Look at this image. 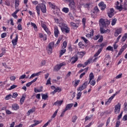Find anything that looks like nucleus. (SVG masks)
<instances>
[{
	"mask_svg": "<svg viewBox=\"0 0 127 127\" xmlns=\"http://www.w3.org/2000/svg\"><path fill=\"white\" fill-rule=\"evenodd\" d=\"M117 19H116V18L113 19L112 20V23H111V25H112L113 26H114V25H115L117 23Z\"/></svg>",
	"mask_w": 127,
	"mask_h": 127,
	"instance_id": "nucleus-44",
	"label": "nucleus"
},
{
	"mask_svg": "<svg viewBox=\"0 0 127 127\" xmlns=\"http://www.w3.org/2000/svg\"><path fill=\"white\" fill-rule=\"evenodd\" d=\"M67 42L64 41L63 43V45L62 46V49H65V48H66V47H67Z\"/></svg>",
	"mask_w": 127,
	"mask_h": 127,
	"instance_id": "nucleus-33",
	"label": "nucleus"
},
{
	"mask_svg": "<svg viewBox=\"0 0 127 127\" xmlns=\"http://www.w3.org/2000/svg\"><path fill=\"white\" fill-rule=\"evenodd\" d=\"M127 48V44H125L121 49L122 51H125L126 49Z\"/></svg>",
	"mask_w": 127,
	"mask_h": 127,
	"instance_id": "nucleus-54",
	"label": "nucleus"
},
{
	"mask_svg": "<svg viewBox=\"0 0 127 127\" xmlns=\"http://www.w3.org/2000/svg\"><path fill=\"white\" fill-rule=\"evenodd\" d=\"M76 5L78 9H81V7H82V5H84V1L83 0H74Z\"/></svg>",
	"mask_w": 127,
	"mask_h": 127,
	"instance_id": "nucleus-6",
	"label": "nucleus"
},
{
	"mask_svg": "<svg viewBox=\"0 0 127 127\" xmlns=\"http://www.w3.org/2000/svg\"><path fill=\"white\" fill-rule=\"evenodd\" d=\"M19 109V106L16 103L12 105V110L13 111H17Z\"/></svg>",
	"mask_w": 127,
	"mask_h": 127,
	"instance_id": "nucleus-19",
	"label": "nucleus"
},
{
	"mask_svg": "<svg viewBox=\"0 0 127 127\" xmlns=\"http://www.w3.org/2000/svg\"><path fill=\"white\" fill-rule=\"evenodd\" d=\"M35 111H36V108L34 106L31 109L28 110L27 113V116H30V114L35 113Z\"/></svg>",
	"mask_w": 127,
	"mask_h": 127,
	"instance_id": "nucleus-14",
	"label": "nucleus"
},
{
	"mask_svg": "<svg viewBox=\"0 0 127 127\" xmlns=\"http://www.w3.org/2000/svg\"><path fill=\"white\" fill-rule=\"evenodd\" d=\"M101 52H102V49H99L97 53L94 55V57H97L101 54Z\"/></svg>",
	"mask_w": 127,
	"mask_h": 127,
	"instance_id": "nucleus-34",
	"label": "nucleus"
},
{
	"mask_svg": "<svg viewBox=\"0 0 127 127\" xmlns=\"http://www.w3.org/2000/svg\"><path fill=\"white\" fill-rule=\"evenodd\" d=\"M127 39V32L125 33L124 35L122 36L121 41V43H124L126 40Z\"/></svg>",
	"mask_w": 127,
	"mask_h": 127,
	"instance_id": "nucleus-18",
	"label": "nucleus"
},
{
	"mask_svg": "<svg viewBox=\"0 0 127 127\" xmlns=\"http://www.w3.org/2000/svg\"><path fill=\"white\" fill-rule=\"evenodd\" d=\"M20 1L19 0H15V9H17L18 6H19V2Z\"/></svg>",
	"mask_w": 127,
	"mask_h": 127,
	"instance_id": "nucleus-27",
	"label": "nucleus"
},
{
	"mask_svg": "<svg viewBox=\"0 0 127 127\" xmlns=\"http://www.w3.org/2000/svg\"><path fill=\"white\" fill-rule=\"evenodd\" d=\"M106 28H107L106 26L100 27V30L101 34H104V33H110L111 30H110V29H106Z\"/></svg>",
	"mask_w": 127,
	"mask_h": 127,
	"instance_id": "nucleus-5",
	"label": "nucleus"
},
{
	"mask_svg": "<svg viewBox=\"0 0 127 127\" xmlns=\"http://www.w3.org/2000/svg\"><path fill=\"white\" fill-rule=\"evenodd\" d=\"M26 97V95L23 94L20 100V105H23V103H24V101H25V98Z\"/></svg>",
	"mask_w": 127,
	"mask_h": 127,
	"instance_id": "nucleus-25",
	"label": "nucleus"
},
{
	"mask_svg": "<svg viewBox=\"0 0 127 127\" xmlns=\"http://www.w3.org/2000/svg\"><path fill=\"white\" fill-rule=\"evenodd\" d=\"M85 54L86 52H80L78 53V55H79V57H80L81 58H82V57H83Z\"/></svg>",
	"mask_w": 127,
	"mask_h": 127,
	"instance_id": "nucleus-41",
	"label": "nucleus"
},
{
	"mask_svg": "<svg viewBox=\"0 0 127 127\" xmlns=\"http://www.w3.org/2000/svg\"><path fill=\"white\" fill-rule=\"evenodd\" d=\"M47 47L52 49L54 47V42L50 43Z\"/></svg>",
	"mask_w": 127,
	"mask_h": 127,
	"instance_id": "nucleus-35",
	"label": "nucleus"
},
{
	"mask_svg": "<svg viewBox=\"0 0 127 127\" xmlns=\"http://www.w3.org/2000/svg\"><path fill=\"white\" fill-rule=\"evenodd\" d=\"M73 106H74V104L73 103L67 104L65 108L64 109V112H67L68 110H71V108L73 107Z\"/></svg>",
	"mask_w": 127,
	"mask_h": 127,
	"instance_id": "nucleus-17",
	"label": "nucleus"
},
{
	"mask_svg": "<svg viewBox=\"0 0 127 127\" xmlns=\"http://www.w3.org/2000/svg\"><path fill=\"white\" fill-rule=\"evenodd\" d=\"M54 35L56 38H58V36L60 34V31H59V29L58 28L57 26H54Z\"/></svg>",
	"mask_w": 127,
	"mask_h": 127,
	"instance_id": "nucleus-9",
	"label": "nucleus"
},
{
	"mask_svg": "<svg viewBox=\"0 0 127 127\" xmlns=\"http://www.w3.org/2000/svg\"><path fill=\"white\" fill-rule=\"evenodd\" d=\"M70 26L72 28H77L79 27V24L77 23H74L73 22H70Z\"/></svg>",
	"mask_w": 127,
	"mask_h": 127,
	"instance_id": "nucleus-23",
	"label": "nucleus"
},
{
	"mask_svg": "<svg viewBox=\"0 0 127 127\" xmlns=\"http://www.w3.org/2000/svg\"><path fill=\"white\" fill-rule=\"evenodd\" d=\"M62 11L64 12V13H68V12H69V8L67 7H64L62 9Z\"/></svg>",
	"mask_w": 127,
	"mask_h": 127,
	"instance_id": "nucleus-36",
	"label": "nucleus"
},
{
	"mask_svg": "<svg viewBox=\"0 0 127 127\" xmlns=\"http://www.w3.org/2000/svg\"><path fill=\"white\" fill-rule=\"evenodd\" d=\"M31 25H32V26L33 27V28L35 29L36 31V30H37V26H36V24H35V23L31 22Z\"/></svg>",
	"mask_w": 127,
	"mask_h": 127,
	"instance_id": "nucleus-48",
	"label": "nucleus"
},
{
	"mask_svg": "<svg viewBox=\"0 0 127 127\" xmlns=\"http://www.w3.org/2000/svg\"><path fill=\"white\" fill-rule=\"evenodd\" d=\"M81 39L83 40V41L85 42V43H89V41L85 38L84 37H81Z\"/></svg>",
	"mask_w": 127,
	"mask_h": 127,
	"instance_id": "nucleus-60",
	"label": "nucleus"
},
{
	"mask_svg": "<svg viewBox=\"0 0 127 127\" xmlns=\"http://www.w3.org/2000/svg\"><path fill=\"white\" fill-rule=\"evenodd\" d=\"M77 119H78V117H77V116H73L72 118V123H75L76 121H77Z\"/></svg>",
	"mask_w": 127,
	"mask_h": 127,
	"instance_id": "nucleus-45",
	"label": "nucleus"
},
{
	"mask_svg": "<svg viewBox=\"0 0 127 127\" xmlns=\"http://www.w3.org/2000/svg\"><path fill=\"white\" fill-rule=\"evenodd\" d=\"M80 80L75 79L74 80V87H77L79 85V83H80Z\"/></svg>",
	"mask_w": 127,
	"mask_h": 127,
	"instance_id": "nucleus-37",
	"label": "nucleus"
},
{
	"mask_svg": "<svg viewBox=\"0 0 127 127\" xmlns=\"http://www.w3.org/2000/svg\"><path fill=\"white\" fill-rule=\"evenodd\" d=\"M46 85L48 86V85H51V78H49L48 80L47 81V83H46Z\"/></svg>",
	"mask_w": 127,
	"mask_h": 127,
	"instance_id": "nucleus-55",
	"label": "nucleus"
},
{
	"mask_svg": "<svg viewBox=\"0 0 127 127\" xmlns=\"http://www.w3.org/2000/svg\"><path fill=\"white\" fill-rule=\"evenodd\" d=\"M41 26H42V28H43L44 30H45V31H46V32L48 34H50V31H49V29H48V28H47V26H46V25L45 24L44 22H42L41 23Z\"/></svg>",
	"mask_w": 127,
	"mask_h": 127,
	"instance_id": "nucleus-11",
	"label": "nucleus"
},
{
	"mask_svg": "<svg viewBox=\"0 0 127 127\" xmlns=\"http://www.w3.org/2000/svg\"><path fill=\"white\" fill-rule=\"evenodd\" d=\"M47 51L48 54H50V55L52 54V51H53L52 49L47 47Z\"/></svg>",
	"mask_w": 127,
	"mask_h": 127,
	"instance_id": "nucleus-42",
	"label": "nucleus"
},
{
	"mask_svg": "<svg viewBox=\"0 0 127 127\" xmlns=\"http://www.w3.org/2000/svg\"><path fill=\"white\" fill-rule=\"evenodd\" d=\"M49 4L50 6H51V7H52V8H53V9H54V10L57 7V6L55 5V4H53V3H51V2H49Z\"/></svg>",
	"mask_w": 127,
	"mask_h": 127,
	"instance_id": "nucleus-32",
	"label": "nucleus"
},
{
	"mask_svg": "<svg viewBox=\"0 0 127 127\" xmlns=\"http://www.w3.org/2000/svg\"><path fill=\"white\" fill-rule=\"evenodd\" d=\"M18 30H22V26H21V24H19L17 26Z\"/></svg>",
	"mask_w": 127,
	"mask_h": 127,
	"instance_id": "nucleus-61",
	"label": "nucleus"
},
{
	"mask_svg": "<svg viewBox=\"0 0 127 127\" xmlns=\"http://www.w3.org/2000/svg\"><path fill=\"white\" fill-rule=\"evenodd\" d=\"M115 98L114 96H112L111 97L109 98V99L105 102V105L107 106L108 105H110L111 103H112V101Z\"/></svg>",
	"mask_w": 127,
	"mask_h": 127,
	"instance_id": "nucleus-24",
	"label": "nucleus"
},
{
	"mask_svg": "<svg viewBox=\"0 0 127 127\" xmlns=\"http://www.w3.org/2000/svg\"><path fill=\"white\" fill-rule=\"evenodd\" d=\"M12 97V95H11V94H8V95H6L5 97V100L6 101H8V100H9L10 99H11Z\"/></svg>",
	"mask_w": 127,
	"mask_h": 127,
	"instance_id": "nucleus-39",
	"label": "nucleus"
},
{
	"mask_svg": "<svg viewBox=\"0 0 127 127\" xmlns=\"http://www.w3.org/2000/svg\"><path fill=\"white\" fill-rule=\"evenodd\" d=\"M106 50H108V51H112V52H113L114 48L111 46H109L106 48Z\"/></svg>",
	"mask_w": 127,
	"mask_h": 127,
	"instance_id": "nucleus-40",
	"label": "nucleus"
},
{
	"mask_svg": "<svg viewBox=\"0 0 127 127\" xmlns=\"http://www.w3.org/2000/svg\"><path fill=\"white\" fill-rule=\"evenodd\" d=\"M90 5H91V4L90 3H85L84 4H83L84 7H85V8H87L88 9L90 8Z\"/></svg>",
	"mask_w": 127,
	"mask_h": 127,
	"instance_id": "nucleus-47",
	"label": "nucleus"
},
{
	"mask_svg": "<svg viewBox=\"0 0 127 127\" xmlns=\"http://www.w3.org/2000/svg\"><path fill=\"white\" fill-rule=\"evenodd\" d=\"M62 104H63V100H61V101H57V102H56L54 103V105L55 106H60Z\"/></svg>",
	"mask_w": 127,
	"mask_h": 127,
	"instance_id": "nucleus-30",
	"label": "nucleus"
},
{
	"mask_svg": "<svg viewBox=\"0 0 127 127\" xmlns=\"http://www.w3.org/2000/svg\"><path fill=\"white\" fill-rule=\"evenodd\" d=\"M17 41H18V36L16 34L15 38L12 40L11 41L13 46H15L17 44Z\"/></svg>",
	"mask_w": 127,
	"mask_h": 127,
	"instance_id": "nucleus-15",
	"label": "nucleus"
},
{
	"mask_svg": "<svg viewBox=\"0 0 127 127\" xmlns=\"http://www.w3.org/2000/svg\"><path fill=\"white\" fill-rule=\"evenodd\" d=\"M69 6H70V7H73L75 6V1H74V0H71V1H69Z\"/></svg>",
	"mask_w": 127,
	"mask_h": 127,
	"instance_id": "nucleus-29",
	"label": "nucleus"
},
{
	"mask_svg": "<svg viewBox=\"0 0 127 127\" xmlns=\"http://www.w3.org/2000/svg\"><path fill=\"white\" fill-rule=\"evenodd\" d=\"M107 14L109 17L112 18V17L114 16V14H115V10L114 9V8H110L108 11Z\"/></svg>",
	"mask_w": 127,
	"mask_h": 127,
	"instance_id": "nucleus-10",
	"label": "nucleus"
},
{
	"mask_svg": "<svg viewBox=\"0 0 127 127\" xmlns=\"http://www.w3.org/2000/svg\"><path fill=\"white\" fill-rule=\"evenodd\" d=\"M77 90L78 91H80L81 92V91H83V90H85V88H84V87L81 85L79 86L78 88H77Z\"/></svg>",
	"mask_w": 127,
	"mask_h": 127,
	"instance_id": "nucleus-56",
	"label": "nucleus"
},
{
	"mask_svg": "<svg viewBox=\"0 0 127 127\" xmlns=\"http://www.w3.org/2000/svg\"><path fill=\"white\" fill-rule=\"evenodd\" d=\"M81 96H82V92L81 91L78 92L76 94V100H79Z\"/></svg>",
	"mask_w": 127,
	"mask_h": 127,
	"instance_id": "nucleus-31",
	"label": "nucleus"
},
{
	"mask_svg": "<svg viewBox=\"0 0 127 127\" xmlns=\"http://www.w3.org/2000/svg\"><path fill=\"white\" fill-rule=\"evenodd\" d=\"M66 65V63L63 62L62 63H60L59 64H57L54 68V71H59L60 69H61V67H63V66Z\"/></svg>",
	"mask_w": 127,
	"mask_h": 127,
	"instance_id": "nucleus-4",
	"label": "nucleus"
},
{
	"mask_svg": "<svg viewBox=\"0 0 127 127\" xmlns=\"http://www.w3.org/2000/svg\"><path fill=\"white\" fill-rule=\"evenodd\" d=\"M54 90H55V92H56V93H57V92L60 93V92H61V91H62V89L60 87H57Z\"/></svg>",
	"mask_w": 127,
	"mask_h": 127,
	"instance_id": "nucleus-46",
	"label": "nucleus"
},
{
	"mask_svg": "<svg viewBox=\"0 0 127 127\" xmlns=\"http://www.w3.org/2000/svg\"><path fill=\"white\" fill-rule=\"evenodd\" d=\"M55 21L57 24H59V26H64L65 24H64V20L62 18H60L59 19L56 18H55Z\"/></svg>",
	"mask_w": 127,
	"mask_h": 127,
	"instance_id": "nucleus-3",
	"label": "nucleus"
},
{
	"mask_svg": "<svg viewBox=\"0 0 127 127\" xmlns=\"http://www.w3.org/2000/svg\"><path fill=\"white\" fill-rule=\"evenodd\" d=\"M42 98L43 100H47V98H48V95L46 94H42Z\"/></svg>",
	"mask_w": 127,
	"mask_h": 127,
	"instance_id": "nucleus-52",
	"label": "nucleus"
},
{
	"mask_svg": "<svg viewBox=\"0 0 127 127\" xmlns=\"http://www.w3.org/2000/svg\"><path fill=\"white\" fill-rule=\"evenodd\" d=\"M78 61V58L77 57H72L70 58V62H71V64H74Z\"/></svg>",
	"mask_w": 127,
	"mask_h": 127,
	"instance_id": "nucleus-21",
	"label": "nucleus"
},
{
	"mask_svg": "<svg viewBox=\"0 0 127 127\" xmlns=\"http://www.w3.org/2000/svg\"><path fill=\"white\" fill-rule=\"evenodd\" d=\"M106 20L103 18H101L99 20V24L102 26H106Z\"/></svg>",
	"mask_w": 127,
	"mask_h": 127,
	"instance_id": "nucleus-20",
	"label": "nucleus"
},
{
	"mask_svg": "<svg viewBox=\"0 0 127 127\" xmlns=\"http://www.w3.org/2000/svg\"><path fill=\"white\" fill-rule=\"evenodd\" d=\"M2 52L0 54V57H2V56H3V55H4L5 54V49H2Z\"/></svg>",
	"mask_w": 127,
	"mask_h": 127,
	"instance_id": "nucleus-58",
	"label": "nucleus"
},
{
	"mask_svg": "<svg viewBox=\"0 0 127 127\" xmlns=\"http://www.w3.org/2000/svg\"><path fill=\"white\" fill-rule=\"evenodd\" d=\"M98 6H99V7H100L101 10H105L106 7H107L106 4H105V2H104L103 1L100 2L98 4Z\"/></svg>",
	"mask_w": 127,
	"mask_h": 127,
	"instance_id": "nucleus-13",
	"label": "nucleus"
},
{
	"mask_svg": "<svg viewBox=\"0 0 127 127\" xmlns=\"http://www.w3.org/2000/svg\"><path fill=\"white\" fill-rule=\"evenodd\" d=\"M121 106L120 103H118L115 106L114 113L115 114H120L121 112Z\"/></svg>",
	"mask_w": 127,
	"mask_h": 127,
	"instance_id": "nucleus-7",
	"label": "nucleus"
},
{
	"mask_svg": "<svg viewBox=\"0 0 127 127\" xmlns=\"http://www.w3.org/2000/svg\"><path fill=\"white\" fill-rule=\"evenodd\" d=\"M94 77V73H93V72H91L89 74V81H91V80H93Z\"/></svg>",
	"mask_w": 127,
	"mask_h": 127,
	"instance_id": "nucleus-43",
	"label": "nucleus"
},
{
	"mask_svg": "<svg viewBox=\"0 0 127 127\" xmlns=\"http://www.w3.org/2000/svg\"><path fill=\"white\" fill-rule=\"evenodd\" d=\"M105 45H106V44L105 43H101L100 45V47H101V48H100L99 49H101V51H102L103 48H104V47H105Z\"/></svg>",
	"mask_w": 127,
	"mask_h": 127,
	"instance_id": "nucleus-53",
	"label": "nucleus"
},
{
	"mask_svg": "<svg viewBox=\"0 0 127 127\" xmlns=\"http://www.w3.org/2000/svg\"><path fill=\"white\" fill-rule=\"evenodd\" d=\"M6 36V33H3L1 34V38H4Z\"/></svg>",
	"mask_w": 127,
	"mask_h": 127,
	"instance_id": "nucleus-64",
	"label": "nucleus"
},
{
	"mask_svg": "<svg viewBox=\"0 0 127 127\" xmlns=\"http://www.w3.org/2000/svg\"><path fill=\"white\" fill-rule=\"evenodd\" d=\"M94 30L93 29H91L90 30L89 34H87L86 35V37H87V38H92L93 36H94Z\"/></svg>",
	"mask_w": 127,
	"mask_h": 127,
	"instance_id": "nucleus-16",
	"label": "nucleus"
},
{
	"mask_svg": "<svg viewBox=\"0 0 127 127\" xmlns=\"http://www.w3.org/2000/svg\"><path fill=\"white\" fill-rule=\"evenodd\" d=\"M91 61H92V59H89L86 62H85L84 63L85 66H87L88 64H90V63H91Z\"/></svg>",
	"mask_w": 127,
	"mask_h": 127,
	"instance_id": "nucleus-49",
	"label": "nucleus"
},
{
	"mask_svg": "<svg viewBox=\"0 0 127 127\" xmlns=\"http://www.w3.org/2000/svg\"><path fill=\"white\" fill-rule=\"evenodd\" d=\"M35 126L39 125L42 123V121H34Z\"/></svg>",
	"mask_w": 127,
	"mask_h": 127,
	"instance_id": "nucleus-57",
	"label": "nucleus"
},
{
	"mask_svg": "<svg viewBox=\"0 0 127 127\" xmlns=\"http://www.w3.org/2000/svg\"><path fill=\"white\" fill-rule=\"evenodd\" d=\"M63 28H61L62 32L64 33H69L70 32V28H69L66 24H65L64 26H63Z\"/></svg>",
	"mask_w": 127,
	"mask_h": 127,
	"instance_id": "nucleus-8",
	"label": "nucleus"
},
{
	"mask_svg": "<svg viewBox=\"0 0 127 127\" xmlns=\"http://www.w3.org/2000/svg\"><path fill=\"white\" fill-rule=\"evenodd\" d=\"M99 38H100V35H97L94 36L93 37V39L94 40H98L99 39Z\"/></svg>",
	"mask_w": 127,
	"mask_h": 127,
	"instance_id": "nucleus-62",
	"label": "nucleus"
},
{
	"mask_svg": "<svg viewBox=\"0 0 127 127\" xmlns=\"http://www.w3.org/2000/svg\"><path fill=\"white\" fill-rule=\"evenodd\" d=\"M115 8L116 9H118L119 10V11H122L123 9L124 10H127V4H125L124 6H123V4L121 3H120L119 1H117L116 2H115Z\"/></svg>",
	"mask_w": 127,
	"mask_h": 127,
	"instance_id": "nucleus-2",
	"label": "nucleus"
},
{
	"mask_svg": "<svg viewBox=\"0 0 127 127\" xmlns=\"http://www.w3.org/2000/svg\"><path fill=\"white\" fill-rule=\"evenodd\" d=\"M18 96V94H17V93L16 92H15L13 94V95L12 96V98L15 99V98H16V97H17Z\"/></svg>",
	"mask_w": 127,
	"mask_h": 127,
	"instance_id": "nucleus-63",
	"label": "nucleus"
},
{
	"mask_svg": "<svg viewBox=\"0 0 127 127\" xmlns=\"http://www.w3.org/2000/svg\"><path fill=\"white\" fill-rule=\"evenodd\" d=\"M36 9L38 16H40V9L43 13H46L47 11L46 6L43 3L38 4L36 6Z\"/></svg>",
	"mask_w": 127,
	"mask_h": 127,
	"instance_id": "nucleus-1",
	"label": "nucleus"
},
{
	"mask_svg": "<svg viewBox=\"0 0 127 127\" xmlns=\"http://www.w3.org/2000/svg\"><path fill=\"white\" fill-rule=\"evenodd\" d=\"M42 73V71H39L36 73H33L30 77L29 79H32V78H34V77H37L40 75Z\"/></svg>",
	"mask_w": 127,
	"mask_h": 127,
	"instance_id": "nucleus-22",
	"label": "nucleus"
},
{
	"mask_svg": "<svg viewBox=\"0 0 127 127\" xmlns=\"http://www.w3.org/2000/svg\"><path fill=\"white\" fill-rule=\"evenodd\" d=\"M122 31H123V28H117L115 31L114 36L116 37H117V36H119V34H121V33H122Z\"/></svg>",
	"mask_w": 127,
	"mask_h": 127,
	"instance_id": "nucleus-12",
	"label": "nucleus"
},
{
	"mask_svg": "<svg viewBox=\"0 0 127 127\" xmlns=\"http://www.w3.org/2000/svg\"><path fill=\"white\" fill-rule=\"evenodd\" d=\"M81 86H82L83 88L86 89L88 86V81L85 82Z\"/></svg>",
	"mask_w": 127,
	"mask_h": 127,
	"instance_id": "nucleus-51",
	"label": "nucleus"
},
{
	"mask_svg": "<svg viewBox=\"0 0 127 127\" xmlns=\"http://www.w3.org/2000/svg\"><path fill=\"white\" fill-rule=\"evenodd\" d=\"M89 83H90L91 86H95L96 85V80L92 79L91 80H89Z\"/></svg>",
	"mask_w": 127,
	"mask_h": 127,
	"instance_id": "nucleus-38",
	"label": "nucleus"
},
{
	"mask_svg": "<svg viewBox=\"0 0 127 127\" xmlns=\"http://www.w3.org/2000/svg\"><path fill=\"white\" fill-rule=\"evenodd\" d=\"M64 53H66V49H62L60 52V58H61Z\"/></svg>",
	"mask_w": 127,
	"mask_h": 127,
	"instance_id": "nucleus-28",
	"label": "nucleus"
},
{
	"mask_svg": "<svg viewBox=\"0 0 127 127\" xmlns=\"http://www.w3.org/2000/svg\"><path fill=\"white\" fill-rule=\"evenodd\" d=\"M58 113V110H57L55 113L53 114V116H52V118L53 119H54L56 116H57V113Z\"/></svg>",
	"mask_w": 127,
	"mask_h": 127,
	"instance_id": "nucleus-59",
	"label": "nucleus"
},
{
	"mask_svg": "<svg viewBox=\"0 0 127 127\" xmlns=\"http://www.w3.org/2000/svg\"><path fill=\"white\" fill-rule=\"evenodd\" d=\"M35 93H41V92H43L42 89H36V88H34Z\"/></svg>",
	"mask_w": 127,
	"mask_h": 127,
	"instance_id": "nucleus-50",
	"label": "nucleus"
},
{
	"mask_svg": "<svg viewBox=\"0 0 127 127\" xmlns=\"http://www.w3.org/2000/svg\"><path fill=\"white\" fill-rule=\"evenodd\" d=\"M54 12L55 14H57L59 16H60V9L58 8V7L56 8V9L54 10Z\"/></svg>",
	"mask_w": 127,
	"mask_h": 127,
	"instance_id": "nucleus-26",
	"label": "nucleus"
}]
</instances>
